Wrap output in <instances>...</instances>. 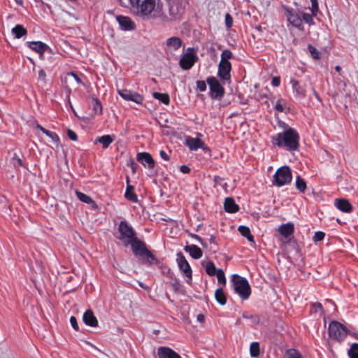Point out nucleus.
I'll return each instance as SVG.
<instances>
[{
    "instance_id": "1",
    "label": "nucleus",
    "mask_w": 358,
    "mask_h": 358,
    "mask_svg": "<svg viewBox=\"0 0 358 358\" xmlns=\"http://www.w3.org/2000/svg\"><path fill=\"white\" fill-rule=\"evenodd\" d=\"M274 147L284 148L289 152L298 151L300 147V135L294 127H287L281 132L271 136Z\"/></svg>"
},
{
    "instance_id": "2",
    "label": "nucleus",
    "mask_w": 358,
    "mask_h": 358,
    "mask_svg": "<svg viewBox=\"0 0 358 358\" xmlns=\"http://www.w3.org/2000/svg\"><path fill=\"white\" fill-rule=\"evenodd\" d=\"M131 11L143 19L156 17L161 13L159 0H129Z\"/></svg>"
},
{
    "instance_id": "3",
    "label": "nucleus",
    "mask_w": 358,
    "mask_h": 358,
    "mask_svg": "<svg viewBox=\"0 0 358 358\" xmlns=\"http://www.w3.org/2000/svg\"><path fill=\"white\" fill-rule=\"evenodd\" d=\"M231 282L234 292L237 294L243 301L249 299L251 294V287L246 278L234 273L231 275Z\"/></svg>"
},
{
    "instance_id": "4",
    "label": "nucleus",
    "mask_w": 358,
    "mask_h": 358,
    "mask_svg": "<svg viewBox=\"0 0 358 358\" xmlns=\"http://www.w3.org/2000/svg\"><path fill=\"white\" fill-rule=\"evenodd\" d=\"M132 251L136 256L145 264H152L155 262V256L146 248L145 244L136 238L130 243Z\"/></svg>"
},
{
    "instance_id": "5",
    "label": "nucleus",
    "mask_w": 358,
    "mask_h": 358,
    "mask_svg": "<svg viewBox=\"0 0 358 358\" xmlns=\"http://www.w3.org/2000/svg\"><path fill=\"white\" fill-rule=\"evenodd\" d=\"M328 334L331 338L338 342H342L345 339L347 335L351 334V330L341 322L334 320L329 324Z\"/></svg>"
},
{
    "instance_id": "6",
    "label": "nucleus",
    "mask_w": 358,
    "mask_h": 358,
    "mask_svg": "<svg viewBox=\"0 0 358 358\" xmlns=\"http://www.w3.org/2000/svg\"><path fill=\"white\" fill-rule=\"evenodd\" d=\"M292 180V170L288 166H282L278 168L273 176V185L281 187L289 185Z\"/></svg>"
},
{
    "instance_id": "7",
    "label": "nucleus",
    "mask_w": 358,
    "mask_h": 358,
    "mask_svg": "<svg viewBox=\"0 0 358 358\" xmlns=\"http://www.w3.org/2000/svg\"><path fill=\"white\" fill-rule=\"evenodd\" d=\"M197 49L194 48H188L182 55H180V69L183 70L190 69L198 60L196 55Z\"/></svg>"
},
{
    "instance_id": "8",
    "label": "nucleus",
    "mask_w": 358,
    "mask_h": 358,
    "mask_svg": "<svg viewBox=\"0 0 358 358\" xmlns=\"http://www.w3.org/2000/svg\"><path fill=\"white\" fill-rule=\"evenodd\" d=\"M206 83L209 85V95L211 99L220 100L224 94V88L220 82L214 76L207 78Z\"/></svg>"
},
{
    "instance_id": "9",
    "label": "nucleus",
    "mask_w": 358,
    "mask_h": 358,
    "mask_svg": "<svg viewBox=\"0 0 358 358\" xmlns=\"http://www.w3.org/2000/svg\"><path fill=\"white\" fill-rule=\"evenodd\" d=\"M184 144L191 151H196L200 148L203 151L205 154H207L210 157L211 156V150L199 138H194L190 136H185Z\"/></svg>"
},
{
    "instance_id": "10",
    "label": "nucleus",
    "mask_w": 358,
    "mask_h": 358,
    "mask_svg": "<svg viewBox=\"0 0 358 358\" xmlns=\"http://www.w3.org/2000/svg\"><path fill=\"white\" fill-rule=\"evenodd\" d=\"M118 231L120 232L118 238L122 241L125 246L129 245L136 238L132 227L124 221L120 223Z\"/></svg>"
},
{
    "instance_id": "11",
    "label": "nucleus",
    "mask_w": 358,
    "mask_h": 358,
    "mask_svg": "<svg viewBox=\"0 0 358 358\" xmlns=\"http://www.w3.org/2000/svg\"><path fill=\"white\" fill-rule=\"evenodd\" d=\"M285 10L287 21L299 31H303L304 27L299 14L294 8L289 6H285Z\"/></svg>"
},
{
    "instance_id": "12",
    "label": "nucleus",
    "mask_w": 358,
    "mask_h": 358,
    "mask_svg": "<svg viewBox=\"0 0 358 358\" xmlns=\"http://www.w3.org/2000/svg\"><path fill=\"white\" fill-rule=\"evenodd\" d=\"M231 64L229 61L220 62L218 64L217 76L224 83L231 80Z\"/></svg>"
},
{
    "instance_id": "13",
    "label": "nucleus",
    "mask_w": 358,
    "mask_h": 358,
    "mask_svg": "<svg viewBox=\"0 0 358 358\" xmlns=\"http://www.w3.org/2000/svg\"><path fill=\"white\" fill-rule=\"evenodd\" d=\"M117 92L120 96L126 101H131L137 104L143 103V97L138 92L126 89L119 90Z\"/></svg>"
},
{
    "instance_id": "14",
    "label": "nucleus",
    "mask_w": 358,
    "mask_h": 358,
    "mask_svg": "<svg viewBox=\"0 0 358 358\" xmlns=\"http://www.w3.org/2000/svg\"><path fill=\"white\" fill-rule=\"evenodd\" d=\"M180 271L186 277L185 281L190 284L192 280V270L185 256L180 252Z\"/></svg>"
},
{
    "instance_id": "15",
    "label": "nucleus",
    "mask_w": 358,
    "mask_h": 358,
    "mask_svg": "<svg viewBox=\"0 0 358 358\" xmlns=\"http://www.w3.org/2000/svg\"><path fill=\"white\" fill-rule=\"evenodd\" d=\"M292 85L294 96L298 99H303L306 97V90L300 85L299 81L292 79L289 82Z\"/></svg>"
},
{
    "instance_id": "16",
    "label": "nucleus",
    "mask_w": 358,
    "mask_h": 358,
    "mask_svg": "<svg viewBox=\"0 0 358 358\" xmlns=\"http://www.w3.org/2000/svg\"><path fill=\"white\" fill-rule=\"evenodd\" d=\"M334 204L339 210L345 213H350L353 210L352 204L345 199H337L335 200Z\"/></svg>"
},
{
    "instance_id": "17",
    "label": "nucleus",
    "mask_w": 358,
    "mask_h": 358,
    "mask_svg": "<svg viewBox=\"0 0 358 358\" xmlns=\"http://www.w3.org/2000/svg\"><path fill=\"white\" fill-rule=\"evenodd\" d=\"M27 45L32 50L39 54L40 57L42 58L44 52L48 50V46L41 41H31L27 42Z\"/></svg>"
},
{
    "instance_id": "18",
    "label": "nucleus",
    "mask_w": 358,
    "mask_h": 358,
    "mask_svg": "<svg viewBox=\"0 0 358 358\" xmlns=\"http://www.w3.org/2000/svg\"><path fill=\"white\" fill-rule=\"evenodd\" d=\"M279 233L285 238H291L290 236L294 232V225L292 222H287L282 224L278 228Z\"/></svg>"
},
{
    "instance_id": "19",
    "label": "nucleus",
    "mask_w": 358,
    "mask_h": 358,
    "mask_svg": "<svg viewBox=\"0 0 358 358\" xmlns=\"http://www.w3.org/2000/svg\"><path fill=\"white\" fill-rule=\"evenodd\" d=\"M136 159L143 166H148L149 169H152L155 166V161L152 156L148 152H141L136 156Z\"/></svg>"
},
{
    "instance_id": "20",
    "label": "nucleus",
    "mask_w": 358,
    "mask_h": 358,
    "mask_svg": "<svg viewBox=\"0 0 358 358\" xmlns=\"http://www.w3.org/2000/svg\"><path fill=\"white\" fill-rule=\"evenodd\" d=\"M184 250L188 252L190 257L194 259H199L203 255L202 250L194 244L187 245L185 246Z\"/></svg>"
},
{
    "instance_id": "21",
    "label": "nucleus",
    "mask_w": 358,
    "mask_h": 358,
    "mask_svg": "<svg viewBox=\"0 0 358 358\" xmlns=\"http://www.w3.org/2000/svg\"><path fill=\"white\" fill-rule=\"evenodd\" d=\"M157 355L159 358H179V355L168 347H159Z\"/></svg>"
},
{
    "instance_id": "22",
    "label": "nucleus",
    "mask_w": 358,
    "mask_h": 358,
    "mask_svg": "<svg viewBox=\"0 0 358 358\" xmlns=\"http://www.w3.org/2000/svg\"><path fill=\"white\" fill-rule=\"evenodd\" d=\"M224 209L227 213H236L239 210V206L232 197H227L224 202Z\"/></svg>"
},
{
    "instance_id": "23",
    "label": "nucleus",
    "mask_w": 358,
    "mask_h": 358,
    "mask_svg": "<svg viewBox=\"0 0 358 358\" xmlns=\"http://www.w3.org/2000/svg\"><path fill=\"white\" fill-rule=\"evenodd\" d=\"M83 322L86 325L96 327L98 326V320L92 310H87L83 315Z\"/></svg>"
},
{
    "instance_id": "24",
    "label": "nucleus",
    "mask_w": 358,
    "mask_h": 358,
    "mask_svg": "<svg viewBox=\"0 0 358 358\" xmlns=\"http://www.w3.org/2000/svg\"><path fill=\"white\" fill-rule=\"evenodd\" d=\"M117 20L121 27L124 30H132L135 28L134 23L129 17L118 16Z\"/></svg>"
},
{
    "instance_id": "25",
    "label": "nucleus",
    "mask_w": 358,
    "mask_h": 358,
    "mask_svg": "<svg viewBox=\"0 0 358 358\" xmlns=\"http://www.w3.org/2000/svg\"><path fill=\"white\" fill-rule=\"evenodd\" d=\"M179 48V38L171 37L166 41V50L169 53H173Z\"/></svg>"
},
{
    "instance_id": "26",
    "label": "nucleus",
    "mask_w": 358,
    "mask_h": 358,
    "mask_svg": "<svg viewBox=\"0 0 358 358\" xmlns=\"http://www.w3.org/2000/svg\"><path fill=\"white\" fill-rule=\"evenodd\" d=\"M240 234L245 237L249 242L255 243L254 236L251 234L250 228L245 225H241L238 229Z\"/></svg>"
},
{
    "instance_id": "27",
    "label": "nucleus",
    "mask_w": 358,
    "mask_h": 358,
    "mask_svg": "<svg viewBox=\"0 0 358 358\" xmlns=\"http://www.w3.org/2000/svg\"><path fill=\"white\" fill-rule=\"evenodd\" d=\"M215 299L217 303L221 306H224L227 303V298L222 287H219L215 290Z\"/></svg>"
},
{
    "instance_id": "28",
    "label": "nucleus",
    "mask_w": 358,
    "mask_h": 358,
    "mask_svg": "<svg viewBox=\"0 0 358 358\" xmlns=\"http://www.w3.org/2000/svg\"><path fill=\"white\" fill-rule=\"evenodd\" d=\"M76 194L80 201L91 205L94 208H97L96 204L90 196L79 191H76Z\"/></svg>"
},
{
    "instance_id": "29",
    "label": "nucleus",
    "mask_w": 358,
    "mask_h": 358,
    "mask_svg": "<svg viewBox=\"0 0 358 358\" xmlns=\"http://www.w3.org/2000/svg\"><path fill=\"white\" fill-rule=\"evenodd\" d=\"M113 138L110 135H104L97 138L94 143H101L103 148H107L113 141Z\"/></svg>"
},
{
    "instance_id": "30",
    "label": "nucleus",
    "mask_w": 358,
    "mask_h": 358,
    "mask_svg": "<svg viewBox=\"0 0 358 358\" xmlns=\"http://www.w3.org/2000/svg\"><path fill=\"white\" fill-rule=\"evenodd\" d=\"M250 355L252 358H257L260 355V344L258 341H253L250 345Z\"/></svg>"
},
{
    "instance_id": "31",
    "label": "nucleus",
    "mask_w": 358,
    "mask_h": 358,
    "mask_svg": "<svg viewBox=\"0 0 358 358\" xmlns=\"http://www.w3.org/2000/svg\"><path fill=\"white\" fill-rule=\"evenodd\" d=\"M125 198L131 201L132 202H137L138 197L134 192V187L131 185H128L127 186L126 192H125Z\"/></svg>"
},
{
    "instance_id": "32",
    "label": "nucleus",
    "mask_w": 358,
    "mask_h": 358,
    "mask_svg": "<svg viewBox=\"0 0 358 358\" xmlns=\"http://www.w3.org/2000/svg\"><path fill=\"white\" fill-rule=\"evenodd\" d=\"M12 34L16 38H20L23 36L27 35V31L22 25L17 24L11 30Z\"/></svg>"
},
{
    "instance_id": "33",
    "label": "nucleus",
    "mask_w": 358,
    "mask_h": 358,
    "mask_svg": "<svg viewBox=\"0 0 358 358\" xmlns=\"http://www.w3.org/2000/svg\"><path fill=\"white\" fill-rule=\"evenodd\" d=\"M295 187L300 192H304L307 187L306 180L299 175L296 178Z\"/></svg>"
},
{
    "instance_id": "34",
    "label": "nucleus",
    "mask_w": 358,
    "mask_h": 358,
    "mask_svg": "<svg viewBox=\"0 0 358 358\" xmlns=\"http://www.w3.org/2000/svg\"><path fill=\"white\" fill-rule=\"evenodd\" d=\"M284 358H303L301 353L296 348L285 350Z\"/></svg>"
},
{
    "instance_id": "35",
    "label": "nucleus",
    "mask_w": 358,
    "mask_h": 358,
    "mask_svg": "<svg viewBox=\"0 0 358 358\" xmlns=\"http://www.w3.org/2000/svg\"><path fill=\"white\" fill-rule=\"evenodd\" d=\"M218 269L219 268H217L215 267L214 262L212 261L208 262L205 266L206 273L209 276H214L215 273L218 271Z\"/></svg>"
},
{
    "instance_id": "36",
    "label": "nucleus",
    "mask_w": 358,
    "mask_h": 358,
    "mask_svg": "<svg viewBox=\"0 0 358 358\" xmlns=\"http://www.w3.org/2000/svg\"><path fill=\"white\" fill-rule=\"evenodd\" d=\"M242 317L245 319L250 320L252 324H258L260 322V318L257 315H252L247 311L242 313Z\"/></svg>"
},
{
    "instance_id": "37",
    "label": "nucleus",
    "mask_w": 358,
    "mask_h": 358,
    "mask_svg": "<svg viewBox=\"0 0 358 358\" xmlns=\"http://www.w3.org/2000/svg\"><path fill=\"white\" fill-rule=\"evenodd\" d=\"M92 109L94 115L102 114V105L97 98H92Z\"/></svg>"
},
{
    "instance_id": "38",
    "label": "nucleus",
    "mask_w": 358,
    "mask_h": 358,
    "mask_svg": "<svg viewBox=\"0 0 358 358\" xmlns=\"http://www.w3.org/2000/svg\"><path fill=\"white\" fill-rule=\"evenodd\" d=\"M62 81L64 85V87L70 92V85L73 83L71 73H66L64 76L62 77Z\"/></svg>"
},
{
    "instance_id": "39",
    "label": "nucleus",
    "mask_w": 358,
    "mask_h": 358,
    "mask_svg": "<svg viewBox=\"0 0 358 358\" xmlns=\"http://www.w3.org/2000/svg\"><path fill=\"white\" fill-rule=\"evenodd\" d=\"M153 97L167 105L169 103V96L166 93L154 92Z\"/></svg>"
},
{
    "instance_id": "40",
    "label": "nucleus",
    "mask_w": 358,
    "mask_h": 358,
    "mask_svg": "<svg viewBox=\"0 0 358 358\" xmlns=\"http://www.w3.org/2000/svg\"><path fill=\"white\" fill-rule=\"evenodd\" d=\"M287 243L289 244L291 248L295 252L296 255H301V249L299 248L297 241L295 238H294L293 237L289 238Z\"/></svg>"
},
{
    "instance_id": "41",
    "label": "nucleus",
    "mask_w": 358,
    "mask_h": 358,
    "mask_svg": "<svg viewBox=\"0 0 358 358\" xmlns=\"http://www.w3.org/2000/svg\"><path fill=\"white\" fill-rule=\"evenodd\" d=\"M349 358H358V343H353L350 348L348 350Z\"/></svg>"
},
{
    "instance_id": "42",
    "label": "nucleus",
    "mask_w": 358,
    "mask_h": 358,
    "mask_svg": "<svg viewBox=\"0 0 358 358\" xmlns=\"http://www.w3.org/2000/svg\"><path fill=\"white\" fill-rule=\"evenodd\" d=\"M307 48H308V50L310 52L311 57L314 59H320L321 53L315 47H314L311 44H308Z\"/></svg>"
},
{
    "instance_id": "43",
    "label": "nucleus",
    "mask_w": 358,
    "mask_h": 358,
    "mask_svg": "<svg viewBox=\"0 0 358 358\" xmlns=\"http://www.w3.org/2000/svg\"><path fill=\"white\" fill-rule=\"evenodd\" d=\"M313 16L314 15L312 13L310 14L308 13L302 12V20H303V22L309 26H313L315 24L313 18Z\"/></svg>"
},
{
    "instance_id": "44",
    "label": "nucleus",
    "mask_w": 358,
    "mask_h": 358,
    "mask_svg": "<svg viewBox=\"0 0 358 358\" xmlns=\"http://www.w3.org/2000/svg\"><path fill=\"white\" fill-rule=\"evenodd\" d=\"M217 282L220 285H225L227 282L226 277L224 271L222 268H219L218 271L215 273Z\"/></svg>"
},
{
    "instance_id": "45",
    "label": "nucleus",
    "mask_w": 358,
    "mask_h": 358,
    "mask_svg": "<svg viewBox=\"0 0 358 358\" xmlns=\"http://www.w3.org/2000/svg\"><path fill=\"white\" fill-rule=\"evenodd\" d=\"M286 103V101L283 99H278L277 102L274 106V109L278 113H282L285 110L284 105Z\"/></svg>"
},
{
    "instance_id": "46",
    "label": "nucleus",
    "mask_w": 358,
    "mask_h": 358,
    "mask_svg": "<svg viewBox=\"0 0 358 358\" xmlns=\"http://www.w3.org/2000/svg\"><path fill=\"white\" fill-rule=\"evenodd\" d=\"M325 237V233L322 231H315L313 236V241L315 243L320 242L322 241Z\"/></svg>"
},
{
    "instance_id": "47",
    "label": "nucleus",
    "mask_w": 358,
    "mask_h": 358,
    "mask_svg": "<svg viewBox=\"0 0 358 358\" xmlns=\"http://www.w3.org/2000/svg\"><path fill=\"white\" fill-rule=\"evenodd\" d=\"M310 2H311V7H310V11H311V13L314 15V16H316L317 15V13H318L319 11V4H318V1L317 0H310Z\"/></svg>"
},
{
    "instance_id": "48",
    "label": "nucleus",
    "mask_w": 358,
    "mask_h": 358,
    "mask_svg": "<svg viewBox=\"0 0 358 358\" xmlns=\"http://www.w3.org/2000/svg\"><path fill=\"white\" fill-rule=\"evenodd\" d=\"M234 20L230 13H227L224 16V24L227 29H231L233 25Z\"/></svg>"
},
{
    "instance_id": "49",
    "label": "nucleus",
    "mask_w": 358,
    "mask_h": 358,
    "mask_svg": "<svg viewBox=\"0 0 358 358\" xmlns=\"http://www.w3.org/2000/svg\"><path fill=\"white\" fill-rule=\"evenodd\" d=\"M232 57V52L231 50L228 49H225L222 51L221 54V60L220 62H226L229 61V59Z\"/></svg>"
},
{
    "instance_id": "50",
    "label": "nucleus",
    "mask_w": 358,
    "mask_h": 358,
    "mask_svg": "<svg viewBox=\"0 0 358 358\" xmlns=\"http://www.w3.org/2000/svg\"><path fill=\"white\" fill-rule=\"evenodd\" d=\"M224 180V178L219 176H214L213 177V182H214V187L221 185L223 188H227V183H224V185H221V182Z\"/></svg>"
},
{
    "instance_id": "51",
    "label": "nucleus",
    "mask_w": 358,
    "mask_h": 358,
    "mask_svg": "<svg viewBox=\"0 0 358 358\" xmlns=\"http://www.w3.org/2000/svg\"><path fill=\"white\" fill-rule=\"evenodd\" d=\"M196 89L201 92H205L206 90V83L203 80H197L196 82Z\"/></svg>"
},
{
    "instance_id": "52",
    "label": "nucleus",
    "mask_w": 358,
    "mask_h": 358,
    "mask_svg": "<svg viewBox=\"0 0 358 358\" xmlns=\"http://www.w3.org/2000/svg\"><path fill=\"white\" fill-rule=\"evenodd\" d=\"M48 136H49L52 139V141L55 143H56L57 146H59V136H57V134L56 133L50 131V133L48 134Z\"/></svg>"
},
{
    "instance_id": "53",
    "label": "nucleus",
    "mask_w": 358,
    "mask_h": 358,
    "mask_svg": "<svg viewBox=\"0 0 358 358\" xmlns=\"http://www.w3.org/2000/svg\"><path fill=\"white\" fill-rule=\"evenodd\" d=\"M193 238L196 239L203 247H207V242L205 239L197 234H194Z\"/></svg>"
},
{
    "instance_id": "54",
    "label": "nucleus",
    "mask_w": 358,
    "mask_h": 358,
    "mask_svg": "<svg viewBox=\"0 0 358 358\" xmlns=\"http://www.w3.org/2000/svg\"><path fill=\"white\" fill-rule=\"evenodd\" d=\"M67 135L68 137L73 141H76L78 140L77 134L70 129L67 130Z\"/></svg>"
},
{
    "instance_id": "55",
    "label": "nucleus",
    "mask_w": 358,
    "mask_h": 358,
    "mask_svg": "<svg viewBox=\"0 0 358 358\" xmlns=\"http://www.w3.org/2000/svg\"><path fill=\"white\" fill-rule=\"evenodd\" d=\"M271 84L273 87H278L280 84V76L273 77Z\"/></svg>"
},
{
    "instance_id": "56",
    "label": "nucleus",
    "mask_w": 358,
    "mask_h": 358,
    "mask_svg": "<svg viewBox=\"0 0 358 358\" xmlns=\"http://www.w3.org/2000/svg\"><path fill=\"white\" fill-rule=\"evenodd\" d=\"M313 308H314V311L315 313L320 311V312H322L323 310V307H322V305L320 303V302H316V303H314L313 305H312Z\"/></svg>"
},
{
    "instance_id": "57",
    "label": "nucleus",
    "mask_w": 358,
    "mask_h": 358,
    "mask_svg": "<svg viewBox=\"0 0 358 358\" xmlns=\"http://www.w3.org/2000/svg\"><path fill=\"white\" fill-rule=\"evenodd\" d=\"M171 151H169V152L164 151V150H161L159 152V155H160V157L166 160V161H169L170 157H169V154L171 153Z\"/></svg>"
},
{
    "instance_id": "58",
    "label": "nucleus",
    "mask_w": 358,
    "mask_h": 358,
    "mask_svg": "<svg viewBox=\"0 0 358 358\" xmlns=\"http://www.w3.org/2000/svg\"><path fill=\"white\" fill-rule=\"evenodd\" d=\"M13 164L15 166H22V161L20 158L17 157L16 155H15L13 158Z\"/></svg>"
},
{
    "instance_id": "59",
    "label": "nucleus",
    "mask_w": 358,
    "mask_h": 358,
    "mask_svg": "<svg viewBox=\"0 0 358 358\" xmlns=\"http://www.w3.org/2000/svg\"><path fill=\"white\" fill-rule=\"evenodd\" d=\"M70 322L75 330L78 329V324L77 323L76 318L74 316H71L70 318Z\"/></svg>"
},
{
    "instance_id": "60",
    "label": "nucleus",
    "mask_w": 358,
    "mask_h": 358,
    "mask_svg": "<svg viewBox=\"0 0 358 358\" xmlns=\"http://www.w3.org/2000/svg\"><path fill=\"white\" fill-rule=\"evenodd\" d=\"M45 78H46V73H45V71L43 70V69H41L38 71V79L42 80V81H45Z\"/></svg>"
},
{
    "instance_id": "61",
    "label": "nucleus",
    "mask_w": 358,
    "mask_h": 358,
    "mask_svg": "<svg viewBox=\"0 0 358 358\" xmlns=\"http://www.w3.org/2000/svg\"><path fill=\"white\" fill-rule=\"evenodd\" d=\"M190 168L187 165H180V172L182 173H189Z\"/></svg>"
},
{
    "instance_id": "62",
    "label": "nucleus",
    "mask_w": 358,
    "mask_h": 358,
    "mask_svg": "<svg viewBox=\"0 0 358 358\" xmlns=\"http://www.w3.org/2000/svg\"><path fill=\"white\" fill-rule=\"evenodd\" d=\"M170 283L172 285L173 289L175 291H178L179 287H178V283L177 279L171 280Z\"/></svg>"
},
{
    "instance_id": "63",
    "label": "nucleus",
    "mask_w": 358,
    "mask_h": 358,
    "mask_svg": "<svg viewBox=\"0 0 358 358\" xmlns=\"http://www.w3.org/2000/svg\"><path fill=\"white\" fill-rule=\"evenodd\" d=\"M312 91H313V94L314 96L315 97V99L318 101L322 103V99H321L320 96L319 95L318 92L314 88L312 89Z\"/></svg>"
},
{
    "instance_id": "64",
    "label": "nucleus",
    "mask_w": 358,
    "mask_h": 358,
    "mask_svg": "<svg viewBox=\"0 0 358 358\" xmlns=\"http://www.w3.org/2000/svg\"><path fill=\"white\" fill-rule=\"evenodd\" d=\"M196 320L200 322V323H203L204 321H205V316L204 315L200 313V314H198L197 316H196Z\"/></svg>"
}]
</instances>
